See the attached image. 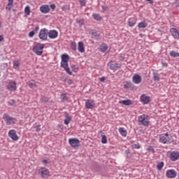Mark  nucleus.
Returning <instances> with one entry per match:
<instances>
[{"label": "nucleus", "mask_w": 179, "mask_h": 179, "mask_svg": "<svg viewBox=\"0 0 179 179\" xmlns=\"http://www.w3.org/2000/svg\"><path fill=\"white\" fill-rule=\"evenodd\" d=\"M138 125L149 127V124H150V117L148 115H141L138 116Z\"/></svg>", "instance_id": "f03ea898"}, {"label": "nucleus", "mask_w": 179, "mask_h": 179, "mask_svg": "<svg viewBox=\"0 0 179 179\" xmlns=\"http://www.w3.org/2000/svg\"><path fill=\"white\" fill-rule=\"evenodd\" d=\"M41 130V129L40 128V125H38L36 129V132H40Z\"/></svg>", "instance_id": "09e8293b"}, {"label": "nucleus", "mask_w": 179, "mask_h": 179, "mask_svg": "<svg viewBox=\"0 0 179 179\" xmlns=\"http://www.w3.org/2000/svg\"><path fill=\"white\" fill-rule=\"evenodd\" d=\"M67 83H68V85H72V83H73V80L69 79V80L67 81Z\"/></svg>", "instance_id": "de8ad7c7"}, {"label": "nucleus", "mask_w": 179, "mask_h": 179, "mask_svg": "<svg viewBox=\"0 0 179 179\" xmlns=\"http://www.w3.org/2000/svg\"><path fill=\"white\" fill-rule=\"evenodd\" d=\"M31 11L30 10V6H27L24 8V13L25 15H27V16H29L30 15V13Z\"/></svg>", "instance_id": "f704fd0d"}, {"label": "nucleus", "mask_w": 179, "mask_h": 179, "mask_svg": "<svg viewBox=\"0 0 179 179\" xmlns=\"http://www.w3.org/2000/svg\"><path fill=\"white\" fill-rule=\"evenodd\" d=\"M64 8H65V7H62V10H65V9H64Z\"/></svg>", "instance_id": "052dcab7"}, {"label": "nucleus", "mask_w": 179, "mask_h": 179, "mask_svg": "<svg viewBox=\"0 0 179 179\" xmlns=\"http://www.w3.org/2000/svg\"><path fill=\"white\" fill-rule=\"evenodd\" d=\"M125 153L127 155V157H130V155H129V151H125Z\"/></svg>", "instance_id": "603ef678"}, {"label": "nucleus", "mask_w": 179, "mask_h": 179, "mask_svg": "<svg viewBox=\"0 0 179 179\" xmlns=\"http://www.w3.org/2000/svg\"><path fill=\"white\" fill-rule=\"evenodd\" d=\"M1 22H0V27H1Z\"/></svg>", "instance_id": "680f3d73"}, {"label": "nucleus", "mask_w": 179, "mask_h": 179, "mask_svg": "<svg viewBox=\"0 0 179 179\" xmlns=\"http://www.w3.org/2000/svg\"><path fill=\"white\" fill-rule=\"evenodd\" d=\"M138 29H145V28L148 27V23L145 22H141L138 23Z\"/></svg>", "instance_id": "bb28decb"}, {"label": "nucleus", "mask_w": 179, "mask_h": 179, "mask_svg": "<svg viewBox=\"0 0 179 179\" xmlns=\"http://www.w3.org/2000/svg\"><path fill=\"white\" fill-rule=\"evenodd\" d=\"M20 66V64L19 63V61H14L13 62V68L14 69H17Z\"/></svg>", "instance_id": "e433bc0d"}, {"label": "nucleus", "mask_w": 179, "mask_h": 179, "mask_svg": "<svg viewBox=\"0 0 179 179\" xmlns=\"http://www.w3.org/2000/svg\"><path fill=\"white\" fill-rule=\"evenodd\" d=\"M108 68H110L112 71H117V69H120L121 68V64L115 62H110L108 64Z\"/></svg>", "instance_id": "1a4fd4ad"}, {"label": "nucleus", "mask_w": 179, "mask_h": 179, "mask_svg": "<svg viewBox=\"0 0 179 179\" xmlns=\"http://www.w3.org/2000/svg\"><path fill=\"white\" fill-rule=\"evenodd\" d=\"M147 150L148 152H150L151 153H155V148H153V147L152 146H149L148 148H147Z\"/></svg>", "instance_id": "37998d69"}, {"label": "nucleus", "mask_w": 179, "mask_h": 179, "mask_svg": "<svg viewBox=\"0 0 179 179\" xmlns=\"http://www.w3.org/2000/svg\"><path fill=\"white\" fill-rule=\"evenodd\" d=\"M153 80L155 82H159L160 80V76L157 73H153Z\"/></svg>", "instance_id": "cd10ccee"}, {"label": "nucleus", "mask_w": 179, "mask_h": 179, "mask_svg": "<svg viewBox=\"0 0 179 179\" xmlns=\"http://www.w3.org/2000/svg\"><path fill=\"white\" fill-rule=\"evenodd\" d=\"M13 104H15V101H14V100H12L11 106H13Z\"/></svg>", "instance_id": "bf43d9fd"}, {"label": "nucleus", "mask_w": 179, "mask_h": 179, "mask_svg": "<svg viewBox=\"0 0 179 179\" xmlns=\"http://www.w3.org/2000/svg\"><path fill=\"white\" fill-rule=\"evenodd\" d=\"M124 89H134V85L130 81H127L126 84L124 85Z\"/></svg>", "instance_id": "b1692460"}, {"label": "nucleus", "mask_w": 179, "mask_h": 179, "mask_svg": "<svg viewBox=\"0 0 179 179\" xmlns=\"http://www.w3.org/2000/svg\"><path fill=\"white\" fill-rule=\"evenodd\" d=\"M38 37L43 41H45L48 37V29L45 28L41 29Z\"/></svg>", "instance_id": "423d86ee"}, {"label": "nucleus", "mask_w": 179, "mask_h": 179, "mask_svg": "<svg viewBox=\"0 0 179 179\" xmlns=\"http://www.w3.org/2000/svg\"><path fill=\"white\" fill-rule=\"evenodd\" d=\"M3 119L4 120L5 122L8 125H10V124H15V122L16 121V119L9 116V115H8L7 113L3 114Z\"/></svg>", "instance_id": "6e6552de"}, {"label": "nucleus", "mask_w": 179, "mask_h": 179, "mask_svg": "<svg viewBox=\"0 0 179 179\" xmlns=\"http://www.w3.org/2000/svg\"><path fill=\"white\" fill-rule=\"evenodd\" d=\"M102 143H107V136L106 135H103L101 137Z\"/></svg>", "instance_id": "ea45409f"}, {"label": "nucleus", "mask_w": 179, "mask_h": 179, "mask_svg": "<svg viewBox=\"0 0 179 179\" xmlns=\"http://www.w3.org/2000/svg\"><path fill=\"white\" fill-rule=\"evenodd\" d=\"M167 178H176L177 177V171L174 169H169L166 173Z\"/></svg>", "instance_id": "9b49d317"}, {"label": "nucleus", "mask_w": 179, "mask_h": 179, "mask_svg": "<svg viewBox=\"0 0 179 179\" xmlns=\"http://www.w3.org/2000/svg\"><path fill=\"white\" fill-rule=\"evenodd\" d=\"M133 82L136 85H139V83L142 82V77H141L138 74H135L133 76Z\"/></svg>", "instance_id": "dca6fc26"}, {"label": "nucleus", "mask_w": 179, "mask_h": 179, "mask_svg": "<svg viewBox=\"0 0 179 179\" xmlns=\"http://www.w3.org/2000/svg\"><path fill=\"white\" fill-rule=\"evenodd\" d=\"M145 1H147L148 2L151 3V5H153V1H152V0H145Z\"/></svg>", "instance_id": "6e6d98bb"}, {"label": "nucleus", "mask_w": 179, "mask_h": 179, "mask_svg": "<svg viewBox=\"0 0 179 179\" xmlns=\"http://www.w3.org/2000/svg\"><path fill=\"white\" fill-rule=\"evenodd\" d=\"M69 143L73 149H78L80 146V141L78 138H69Z\"/></svg>", "instance_id": "39448f33"}, {"label": "nucleus", "mask_w": 179, "mask_h": 179, "mask_svg": "<svg viewBox=\"0 0 179 179\" xmlns=\"http://www.w3.org/2000/svg\"><path fill=\"white\" fill-rule=\"evenodd\" d=\"M60 99L62 101H66V100H68V96H66V94H62Z\"/></svg>", "instance_id": "c9c22d12"}, {"label": "nucleus", "mask_w": 179, "mask_h": 179, "mask_svg": "<svg viewBox=\"0 0 179 179\" xmlns=\"http://www.w3.org/2000/svg\"><path fill=\"white\" fill-rule=\"evenodd\" d=\"M164 166V162H161L157 164V169L158 170H162V169H163V166Z\"/></svg>", "instance_id": "4c0bfd02"}, {"label": "nucleus", "mask_w": 179, "mask_h": 179, "mask_svg": "<svg viewBox=\"0 0 179 179\" xmlns=\"http://www.w3.org/2000/svg\"><path fill=\"white\" fill-rule=\"evenodd\" d=\"M132 146L134 149H141V145L139 143L134 144Z\"/></svg>", "instance_id": "c03bdc74"}, {"label": "nucleus", "mask_w": 179, "mask_h": 179, "mask_svg": "<svg viewBox=\"0 0 179 179\" xmlns=\"http://www.w3.org/2000/svg\"><path fill=\"white\" fill-rule=\"evenodd\" d=\"M48 36L50 38H57L58 37V31L56 30L48 31Z\"/></svg>", "instance_id": "ddd939ff"}, {"label": "nucleus", "mask_w": 179, "mask_h": 179, "mask_svg": "<svg viewBox=\"0 0 179 179\" xmlns=\"http://www.w3.org/2000/svg\"><path fill=\"white\" fill-rule=\"evenodd\" d=\"M173 37H174V38H176V40H179V32H178V29H176V28H171L170 30Z\"/></svg>", "instance_id": "2eb2a0df"}, {"label": "nucleus", "mask_w": 179, "mask_h": 179, "mask_svg": "<svg viewBox=\"0 0 179 179\" xmlns=\"http://www.w3.org/2000/svg\"><path fill=\"white\" fill-rule=\"evenodd\" d=\"M92 17H94V19L95 20H97L99 22H100V20H101V16L100 15V14H97V13H94L92 15Z\"/></svg>", "instance_id": "2f4dec72"}, {"label": "nucleus", "mask_w": 179, "mask_h": 179, "mask_svg": "<svg viewBox=\"0 0 179 179\" xmlns=\"http://www.w3.org/2000/svg\"><path fill=\"white\" fill-rule=\"evenodd\" d=\"M28 86L33 89V87H36V82L34 80H31L27 83Z\"/></svg>", "instance_id": "473e14b6"}, {"label": "nucleus", "mask_w": 179, "mask_h": 179, "mask_svg": "<svg viewBox=\"0 0 179 179\" xmlns=\"http://www.w3.org/2000/svg\"><path fill=\"white\" fill-rule=\"evenodd\" d=\"M34 34H36V31H31L29 33V37H34Z\"/></svg>", "instance_id": "a18cd8bd"}, {"label": "nucleus", "mask_w": 179, "mask_h": 179, "mask_svg": "<svg viewBox=\"0 0 179 179\" xmlns=\"http://www.w3.org/2000/svg\"><path fill=\"white\" fill-rule=\"evenodd\" d=\"M100 82H106V77H101L100 79H99Z\"/></svg>", "instance_id": "8fccbe9b"}, {"label": "nucleus", "mask_w": 179, "mask_h": 179, "mask_svg": "<svg viewBox=\"0 0 179 179\" xmlns=\"http://www.w3.org/2000/svg\"><path fill=\"white\" fill-rule=\"evenodd\" d=\"M170 159L172 162L179 159V152H172L170 155Z\"/></svg>", "instance_id": "4468645a"}, {"label": "nucleus", "mask_w": 179, "mask_h": 179, "mask_svg": "<svg viewBox=\"0 0 179 179\" xmlns=\"http://www.w3.org/2000/svg\"><path fill=\"white\" fill-rule=\"evenodd\" d=\"M136 24V20H135L134 19H129L128 20V24L129 27H134Z\"/></svg>", "instance_id": "a878e982"}, {"label": "nucleus", "mask_w": 179, "mask_h": 179, "mask_svg": "<svg viewBox=\"0 0 179 179\" xmlns=\"http://www.w3.org/2000/svg\"><path fill=\"white\" fill-rule=\"evenodd\" d=\"M170 55L172 58H178V57H179V52L173 50L170 52Z\"/></svg>", "instance_id": "7c9ffc66"}, {"label": "nucleus", "mask_w": 179, "mask_h": 179, "mask_svg": "<svg viewBox=\"0 0 179 179\" xmlns=\"http://www.w3.org/2000/svg\"><path fill=\"white\" fill-rule=\"evenodd\" d=\"M119 132L122 136H127V131L124 129V127H120Z\"/></svg>", "instance_id": "c85d7f7f"}, {"label": "nucleus", "mask_w": 179, "mask_h": 179, "mask_svg": "<svg viewBox=\"0 0 179 179\" xmlns=\"http://www.w3.org/2000/svg\"><path fill=\"white\" fill-rule=\"evenodd\" d=\"M50 8H51V9H52L54 10L55 9V8H57V6H55V4H51Z\"/></svg>", "instance_id": "49530a36"}, {"label": "nucleus", "mask_w": 179, "mask_h": 179, "mask_svg": "<svg viewBox=\"0 0 179 179\" xmlns=\"http://www.w3.org/2000/svg\"><path fill=\"white\" fill-rule=\"evenodd\" d=\"M176 1H178V0H176Z\"/></svg>", "instance_id": "e2e57ef3"}, {"label": "nucleus", "mask_w": 179, "mask_h": 179, "mask_svg": "<svg viewBox=\"0 0 179 179\" xmlns=\"http://www.w3.org/2000/svg\"><path fill=\"white\" fill-rule=\"evenodd\" d=\"M119 104H123L124 106H132L134 102L131 99L122 100L119 101Z\"/></svg>", "instance_id": "412c9836"}, {"label": "nucleus", "mask_w": 179, "mask_h": 179, "mask_svg": "<svg viewBox=\"0 0 179 179\" xmlns=\"http://www.w3.org/2000/svg\"><path fill=\"white\" fill-rule=\"evenodd\" d=\"M78 23L80 24V26H82V24H83V21H79Z\"/></svg>", "instance_id": "13d9d810"}, {"label": "nucleus", "mask_w": 179, "mask_h": 179, "mask_svg": "<svg viewBox=\"0 0 179 179\" xmlns=\"http://www.w3.org/2000/svg\"><path fill=\"white\" fill-rule=\"evenodd\" d=\"M40 100L41 103H48V101H50V98L46 96H41Z\"/></svg>", "instance_id": "72a5a7b5"}, {"label": "nucleus", "mask_w": 179, "mask_h": 179, "mask_svg": "<svg viewBox=\"0 0 179 179\" xmlns=\"http://www.w3.org/2000/svg\"><path fill=\"white\" fill-rule=\"evenodd\" d=\"M12 6H13V0H8V3L7 4L6 9L10 10V9H12Z\"/></svg>", "instance_id": "c756f323"}, {"label": "nucleus", "mask_w": 179, "mask_h": 179, "mask_svg": "<svg viewBox=\"0 0 179 179\" xmlns=\"http://www.w3.org/2000/svg\"><path fill=\"white\" fill-rule=\"evenodd\" d=\"M71 48L73 51H76V43L72 42L71 44Z\"/></svg>", "instance_id": "58836bf2"}, {"label": "nucleus", "mask_w": 179, "mask_h": 179, "mask_svg": "<svg viewBox=\"0 0 179 179\" xmlns=\"http://www.w3.org/2000/svg\"><path fill=\"white\" fill-rule=\"evenodd\" d=\"M43 163H45V164H47V163H48V160H47V159H43Z\"/></svg>", "instance_id": "4d7b16f0"}, {"label": "nucleus", "mask_w": 179, "mask_h": 179, "mask_svg": "<svg viewBox=\"0 0 179 179\" xmlns=\"http://www.w3.org/2000/svg\"><path fill=\"white\" fill-rule=\"evenodd\" d=\"M140 99L141 103H143V104H148L150 101V97L145 94L141 95Z\"/></svg>", "instance_id": "f3484780"}, {"label": "nucleus", "mask_w": 179, "mask_h": 179, "mask_svg": "<svg viewBox=\"0 0 179 179\" xmlns=\"http://www.w3.org/2000/svg\"><path fill=\"white\" fill-rule=\"evenodd\" d=\"M61 68H63L69 75H72V71H71V69H69V65L68 64V62H69V55L67 54H63L61 56Z\"/></svg>", "instance_id": "f257e3e1"}, {"label": "nucleus", "mask_w": 179, "mask_h": 179, "mask_svg": "<svg viewBox=\"0 0 179 179\" xmlns=\"http://www.w3.org/2000/svg\"><path fill=\"white\" fill-rule=\"evenodd\" d=\"M85 107L88 109H92L94 107V101L93 100H87L85 102Z\"/></svg>", "instance_id": "6ab92c4d"}, {"label": "nucleus", "mask_w": 179, "mask_h": 179, "mask_svg": "<svg viewBox=\"0 0 179 179\" xmlns=\"http://www.w3.org/2000/svg\"><path fill=\"white\" fill-rule=\"evenodd\" d=\"M92 38L94 40H100V33L96 31H92L91 32Z\"/></svg>", "instance_id": "aec40b11"}, {"label": "nucleus", "mask_w": 179, "mask_h": 179, "mask_svg": "<svg viewBox=\"0 0 179 179\" xmlns=\"http://www.w3.org/2000/svg\"><path fill=\"white\" fill-rule=\"evenodd\" d=\"M1 41H3V36L0 35V43H1Z\"/></svg>", "instance_id": "864d4df0"}, {"label": "nucleus", "mask_w": 179, "mask_h": 179, "mask_svg": "<svg viewBox=\"0 0 179 179\" xmlns=\"http://www.w3.org/2000/svg\"><path fill=\"white\" fill-rule=\"evenodd\" d=\"M40 10L42 13H48L50 10V6L43 5L40 7Z\"/></svg>", "instance_id": "a211bd4d"}, {"label": "nucleus", "mask_w": 179, "mask_h": 179, "mask_svg": "<svg viewBox=\"0 0 179 179\" xmlns=\"http://www.w3.org/2000/svg\"><path fill=\"white\" fill-rule=\"evenodd\" d=\"M40 29V27H38V26L36 27L34 31H38V30Z\"/></svg>", "instance_id": "5fc2aeb1"}, {"label": "nucleus", "mask_w": 179, "mask_h": 179, "mask_svg": "<svg viewBox=\"0 0 179 179\" xmlns=\"http://www.w3.org/2000/svg\"><path fill=\"white\" fill-rule=\"evenodd\" d=\"M44 49V45L41 43H37L34 46L33 51L36 55H42L43 50Z\"/></svg>", "instance_id": "20e7f679"}, {"label": "nucleus", "mask_w": 179, "mask_h": 179, "mask_svg": "<svg viewBox=\"0 0 179 179\" xmlns=\"http://www.w3.org/2000/svg\"><path fill=\"white\" fill-rule=\"evenodd\" d=\"M102 9H103V10H107V9H108V7L106 6H102Z\"/></svg>", "instance_id": "3c124183"}, {"label": "nucleus", "mask_w": 179, "mask_h": 179, "mask_svg": "<svg viewBox=\"0 0 179 179\" xmlns=\"http://www.w3.org/2000/svg\"><path fill=\"white\" fill-rule=\"evenodd\" d=\"M108 50V45L107 44L103 43L100 46H99V51L101 52H106Z\"/></svg>", "instance_id": "4be33fe9"}, {"label": "nucleus", "mask_w": 179, "mask_h": 179, "mask_svg": "<svg viewBox=\"0 0 179 179\" xmlns=\"http://www.w3.org/2000/svg\"><path fill=\"white\" fill-rule=\"evenodd\" d=\"M71 68L73 72H78V67L76 66V65L73 64L71 66Z\"/></svg>", "instance_id": "a19ab883"}, {"label": "nucleus", "mask_w": 179, "mask_h": 179, "mask_svg": "<svg viewBox=\"0 0 179 179\" xmlns=\"http://www.w3.org/2000/svg\"><path fill=\"white\" fill-rule=\"evenodd\" d=\"M80 6H86V0H78Z\"/></svg>", "instance_id": "79ce46f5"}, {"label": "nucleus", "mask_w": 179, "mask_h": 179, "mask_svg": "<svg viewBox=\"0 0 179 179\" xmlns=\"http://www.w3.org/2000/svg\"><path fill=\"white\" fill-rule=\"evenodd\" d=\"M72 120V117L69 116L67 113H66V118L64 120V124L65 125H68L69 122H71V120Z\"/></svg>", "instance_id": "393cba45"}, {"label": "nucleus", "mask_w": 179, "mask_h": 179, "mask_svg": "<svg viewBox=\"0 0 179 179\" xmlns=\"http://www.w3.org/2000/svg\"><path fill=\"white\" fill-rule=\"evenodd\" d=\"M41 171H40L41 177L42 178H48L50 177V171L46 168L42 167L41 168Z\"/></svg>", "instance_id": "9d476101"}, {"label": "nucleus", "mask_w": 179, "mask_h": 179, "mask_svg": "<svg viewBox=\"0 0 179 179\" xmlns=\"http://www.w3.org/2000/svg\"><path fill=\"white\" fill-rule=\"evenodd\" d=\"M8 136L11 138L13 141H17L19 139V136L16 134V131L13 129L8 131Z\"/></svg>", "instance_id": "f8f14e48"}, {"label": "nucleus", "mask_w": 179, "mask_h": 179, "mask_svg": "<svg viewBox=\"0 0 179 179\" xmlns=\"http://www.w3.org/2000/svg\"><path fill=\"white\" fill-rule=\"evenodd\" d=\"M159 141L161 143H171V142H173V140L171 138V136L170 137L169 134H161L159 136Z\"/></svg>", "instance_id": "7ed1b4c3"}, {"label": "nucleus", "mask_w": 179, "mask_h": 179, "mask_svg": "<svg viewBox=\"0 0 179 179\" xmlns=\"http://www.w3.org/2000/svg\"><path fill=\"white\" fill-rule=\"evenodd\" d=\"M78 51L79 52H85V45L83 41L78 42Z\"/></svg>", "instance_id": "5701e85b"}, {"label": "nucleus", "mask_w": 179, "mask_h": 179, "mask_svg": "<svg viewBox=\"0 0 179 179\" xmlns=\"http://www.w3.org/2000/svg\"><path fill=\"white\" fill-rule=\"evenodd\" d=\"M16 81L10 80L6 85V88L10 92H16L17 87L16 86Z\"/></svg>", "instance_id": "0eeeda50"}]
</instances>
